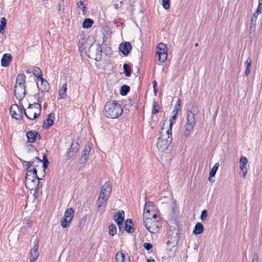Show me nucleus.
<instances>
[{"label":"nucleus","mask_w":262,"mask_h":262,"mask_svg":"<svg viewBox=\"0 0 262 262\" xmlns=\"http://www.w3.org/2000/svg\"><path fill=\"white\" fill-rule=\"evenodd\" d=\"M113 219L120 229L124 220V211L121 210H119L118 213L115 212L113 215Z\"/></svg>","instance_id":"nucleus-8"},{"label":"nucleus","mask_w":262,"mask_h":262,"mask_svg":"<svg viewBox=\"0 0 262 262\" xmlns=\"http://www.w3.org/2000/svg\"><path fill=\"white\" fill-rule=\"evenodd\" d=\"M32 105H33V104H30L29 105V106L28 107V108L29 110L28 111V113H27L28 114V115H29L30 116H31L32 117L33 116V111L31 110Z\"/></svg>","instance_id":"nucleus-52"},{"label":"nucleus","mask_w":262,"mask_h":262,"mask_svg":"<svg viewBox=\"0 0 262 262\" xmlns=\"http://www.w3.org/2000/svg\"><path fill=\"white\" fill-rule=\"evenodd\" d=\"M31 180H32V179L31 178V175L27 172L26 174V179H25L26 185H27V184L28 185H30V183H32L31 182ZM33 183H35V182H33Z\"/></svg>","instance_id":"nucleus-46"},{"label":"nucleus","mask_w":262,"mask_h":262,"mask_svg":"<svg viewBox=\"0 0 262 262\" xmlns=\"http://www.w3.org/2000/svg\"><path fill=\"white\" fill-rule=\"evenodd\" d=\"M108 198L102 197L99 195L97 200V204L98 205L97 210L101 213L104 211V208L107 204Z\"/></svg>","instance_id":"nucleus-10"},{"label":"nucleus","mask_w":262,"mask_h":262,"mask_svg":"<svg viewBox=\"0 0 262 262\" xmlns=\"http://www.w3.org/2000/svg\"><path fill=\"white\" fill-rule=\"evenodd\" d=\"M104 111L105 116L111 119L117 118L122 113L121 105L114 101L106 102Z\"/></svg>","instance_id":"nucleus-1"},{"label":"nucleus","mask_w":262,"mask_h":262,"mask_svg":"<svg viewBox=\"0 0 262 262\" xmlns=\"http://www.w3.org/2000/svg\"><path fill=\"white\" fill-rule=\"evenodd\" d=\"M256 26V21L254 20H251V26L250 28V34L252 33H255Z\"/></svg>","instance_id":"nucleus-38"},{"label":"nucleus","mask_w":262,"mask_h":262,"mask_svg":"<svg viewBox=\"0 0 262 262\" xmlns=\"http://www.w3.org/2000/svg\"><path fill=\"white\" fill-rule=\"evenodd\" d=\"M26 82V76L24 73L18 74L16 79V84L15 88H17V86H23L26 88V85L25 84Z\"/></svg>","instance_id":"nucleus-16"},{"label":"nucleus","mask_w":262,"mask_h":262,"mask_svg":"<svg viewBox=\"0 0 262 262\" xmlns=\"http://www.w3.org/2000/svg\"><path fill=\"white\" fill-rule=\"evenodd\" d=\"M38 133L36 131L30 130L26 133L28 141L30 143H34L37 138Z\"/></svg>","instance_id":"nucleus-21"},{"label":"nucleus","mask_w":262,"mask_h":262,"mask_svg":"<svg viewBox=\"0 0 262 262\" xmlns=\"http://www.w3.org/2000/svg\"><path fill=\"white\" fill-rule=\"evenodd\" d=\"M124 74L127 77H130L131 75V70L129 66L127 63H124L123 66Z\"/></svg>","instance_id":"nucleus-33"},{"label":"nucleus","mask_w":262,"mask_h":262,"mask_svg":"<svg viewBox=\"0 0 262 262\" xmlns=\"http://www.w3.org/2000/svg\"><path fill=\"white\" fill-rule=\"evenodd\" d=\"M162 2L163 8L168 10L170 7V0H162Z\"/></svg>","instance_id":"nucleus-42"},{"label":"nucleus","mask_w":262,"mask_h":262,"mask_svg":"<svg viewBox=\"0 0 262 262\" xmlns=\"http://www.w3.org/2000/svg\"><path fill=\"white\" fill-rule=\"evenodd\" d=\"M23 109L24 111V114L25 115V116H26V117L29 119H30V120H34L36 118H37L39 115H40V113L39 112L38 114L36 113H33V116L32 117L30 116L29 115H28V114L27 113L26 111V109L24 108V107L23 106Z\"/></svg>","instance_id":"nucleus-37"},{"label":"nucleus","mask_w":262,"mask_h":262,"mask_svg":"<svg viewBox=\"0 0 262 262\" xmlns=\"http://www.w3.org/2000/svg\"><path fill=\"white\" fill-rule=\"evenodd\" d=\"M86 220V217L85 216L81 218L79 221V228L81 229L84 227L85 222Z\"/></svg>","instance_id":"nucleus-43"},{"label":"nucleus","mask_w":262,"mask_h":262,"mask_svg":"<svg viewBox=\"0 0 262 262\" xmlns=\"http://www.w3.org/2000/svg\"><path fill=\"white\" fill-rule=\"evenodd\" d=\"M88 56L97 61L101 59L102 48L100 45L95 41H94L87 51Z\"/></svg>","instance_id":"nucleus-5"},{"label":"nucleus","mask_w":262,"mask_h":262,"mask_svg":"<svg viewBox=\"0 0 262 262\" xmlns=\"http://www.w3.org/2000/svg\"><path fill=\"white\" fill-rule=\"evenodd\" d=\"M6 19L5 17H2L1 19V24H0V32L2 34H4L5 33L4 28L6 26Z\"/></svg>","instance_id":"nucleus-35"},{"label":"nucleus","mask_w":262,"mask_h":262,"mask_svg":"<svg viewBox=\"0 0 262 262\" xmlns=\"http://www.w3.org/2000/svg\"><path fill=\"white\" fill-rule=\"evenodd\" d=\"M71 222L72 220L65 217H63L60 221V225L63 228H65L70 225Z\"/></svg>","instance_id":"nucleus-34"},{"label":"nucleus","mask_w":262,"mask_h":262,"mask_svg":"<svg viewBox=\"0 0 262 262\" xmlns=\"http://www.w3.org/2000/svg\"><path fill=\"white\" fill-rule=\"evenodd\" d=\"M91 147H90V146L89 145H85V147H84V149L83 151V153L82 154L89 155V154H90V152L91 151Z\"/></svg>","instance_id":"nucleus-48"},{"label":"nucleus","mask_w":262,"mask_h":262,"mask_svg":"<svg viewBox=\"0 0 262 262\" xmlns=\"http://www.w3.org/2000/svg\"><path fill=\"white\" fill-rule=\"evenodd\" d=\"M34 75L37 78L42 76V71L39 68H36L34 70Z\"/></svg>","instance_id":"nucleus-41"},{"label":"nucleus","mask_w":262,"mask_h":262,"mask_svg":"<svg viewBox=\"0 0 262 262\" xmlns=\"http://www.w3.org/2000/svg\"><path fill=\"white\" fill-rule=\"evenodd\" d=\"M130 87L126 84L121 86L120 91V94L122 96H125L129 92Z\"/></svg>","instance_id":"nucleus-32"},{"label":"nucleus","mask_w":262,"mask_h":262,"mask_svg":"<svg viewBox=\"0 0 262 262\" xmlns=\"http://www.w3.org/2000/svg\"><path fill=\"white\" fill-rule=\"evenodd\" d=\"M89 158V155L82 154V155L79 159V163L82 164H84L88 161Z\"/></svg>","instance_id":"nucleus-39"},{"label":"nucleus","mask_w":262,"mask_h":262,"mask_svg":"<svg viewBox=\"0 0 262 262\" xmlns=\"http://www.w3.org/2000/svg\"><path fill=\"white\" fill-rule=\"evenodd\" d=\"M35 97L37 98V99H40V96L39 93H37L34 95Z\"/></svg>","instance_id":"nucleus-62"},{"label":"nucleus","mask_w":262,"mask_h":262,"mask_svg":"<svg viewBox=\"0 0 262 262\" xmlns=\"http://www.w3.org/2000/svg\"><path fill=\"white\" fill-rule=\"evenodd\" d=\"M147 262H156L154 259H148Z\"/></svg>","instance_id":"nucleus-64"},{"label":"nucleus","mask_w":262,"mask_h":262,"mask_svg":"<svg viewBox=\"0 0 262 262\" xmlns=\"http://www.w3.org/2000/svg\"><path fill=\"white\" fill-rule=\"evenodd\" d=\"M48 160L47 157V156L46 155H44L43 156V159L41 160L42 162H44L45 161Z\"/></svg>","instance_id":"nucleus-63"},{"label":"nucleus","mask_w":262,"mask_h":262,"mask_svg":"<svg viewBox=\"0 0 262 262\" xmlns=\"http://www.w3.org/2000/svg\"><path fill=\"white\" fill-rule=\"evenodd\" d=\"M67 83H64L59 91V95L61 99H64L67 97Z\"/></svg>","instance_id":"nucleus-29"},{"label":"nucleus","mask_w":262,"mask_h":262,"mask_svg":"<svg viewBox=\"0 0 262 262\" xmlns=\"http://www.w3.org/2000/svg\"><path fill=\"white\" fill-rule=\"evenodd\" d=\"M145 206H146L147 207H149L150 208H154L153 203L150 201H148L146 202Z\"/></svg>","instance_id":"nucleus-55"},{"label":"nucleus","mask_w":262,"mask_h":262,"mask_svg":"<svg viewBox=\"0 0 262 262\" xmlns=\"http://www.w3.org/2000/svg\"><path fill=\"white\" fill-rule=\"evenodd\" d=\"M195 107L192 106V110H188L187 111V122L185 125V130L183 132V136L185 137H187L190 135L195 124Z\"/></svg>","instance_id":"nucleus-3"},{"label":"nucleus","mask_w":262,"mask_h":262,"mask_svg":"<svg viewBox=\"0 0 262 262\" xmlns=\"http://www.w3.org/2000/svg\"><path fill=\"white\" fill-rule=\"evenodd\" d=\"M41 81V84H43L45 81H47L46 79H43L42 76L38 77Z\"/></svg>","instance_id":"nucleus-60"},{"label":"nucleus","mask_w":262,"mask_h":262,"mask_svg":"<svg viewBox=\"0 0 262 262\" xmlns=\"http://www.w3.org/2000/svg\"><path fill=\"white\" fill-rule=\"evenodd\" d=\"M180 108H181V107H180V106H179V104H176L174 110H173V112H175L174 114H176L178 115V112L180 110Z\"/></svg>","instance_id":"nucleus-53"},{"label":"nucleus","mask_w":262,"mask_h":262,"mask_svg":"<svg viewBox=\"0 0 262 262\" xmlns=\"http://www.w3.org/2000/svg\"><path fill=\"white\" fill-rule=\"evenodd\" d=\"M152 84H153V88H154V93L155 94H156V93L158 91V88L157 86V83L156 82V80H154L152 81Z\"/></svg>","instance_id":"nucleus-54"},{"label":"nucleus","mask_w":262,"mask_h":262,"mask_svg":"<svg viewBox=\"0 0 262 262\" xmlns=\"http://www.w3.org/2000/svg\"><path fill=\"white\" fill-rule=\"evenodd\" d=\"M94 23L93 20L90 18H85L83 21L82 27L83 28L88 29L92 26Z\"/></svg>","instance_id":"nucleus-30"},{"label":"nucleus","mask_w":262,"mask_h":262,"mask_svg":"<svg viewBox=\"0 0 262 262\" xmlns=\"http://www.w3.org/2000/svg\"><path fill=\"white\" fill-rule=\"evenodd\" d=\"M55 119L54 114H50L48 116L47 119L44 120L42 127L44 128H49L54 123V119Z\"/></svg>","instance_id":"nucleus-18"},{"label":"nucleus","mask_w":262,"mask_h":262,"mask_svg":"<svg viewBox=\"0 0 262 262\" xmlns=\"http://www.w3.org/2000/svg\"><path fill=\"white\" fill-rule=\"evenodd\" d=\"M109 234L111 236H114L117 232L116 226L115 224H112L109 226Z\"/></svg>","instance_id":"nucleus-36"},{"label":"nucleus","mask_w":262,"mask_h":262,"mask_svg":"<svg viewBox=\"0 0 262 262\" xmlns=\"http://www.w3.org/2000/svg\"><path fill=\"white\" fill-rule=\"evenodd\" d=\"M40 102H41V101L40 100V99H37V102H34L33 104V105L38 104L39 105V113H40V112H41V105L40 104Z\"/></svg>","instance_id":"nucleus-57"},{"label":"nucleus","mask_w":262,"mask_h":262,"mask_svg":"<svg viewBox=\"0 0 262 262\" xmlns=\"http://www.w3.org/2000/svg\"><path fill=\"white\" fill-rule=\"evenodd\" d=\"M41 86L43 88L41 89V92H48L50 89V85L48 81H45L43 84H41Z\"/></svg>","instance_id":"nucleus-40"},{"label":"nucleus","mask_w":262,"mask_h":262,"mask_svg":"<svg viewBox=\"0 0 262 262\" xmlns=\"http://www.w3.org/2000/svg\"><path fill=\"white\" fill-rule=\"evenodd\" d=\"M177 116H178L177 115L174 114L172 116L171 118L170 119V120H169L170 121V123H169V127L170 128H169V129H171L172 126L173 125V124L174 123H175L176 121V118L177 117Z\"/></svg>","instance_id":"nucleus-44"},{"label":"nucleus","mask_w":262,"mask_h":262,"mask_svg":"<svg viewBox=\"0 0 262 262\" xmlns=\"http://www.w3.org/2000/svg\"><path fill=\"white\" fill-rule=\"evenodd\" d=\"M208 215V212L206 210H203L200 216L201 220L203 221H205Z\"/></svg>","instance_id":"nucleus-45"},{"label":"nucleus","mask_w":262,"mask_h":262,"mask_svg":"<svg viewBox=\"0 0 262 262\" xmlns=\"http://www.w3.org/2000/svg\"><path fill=\"white\" fill-rule=\"evenodd\" d=\"M251 262H259V256L257 253H254Z\"/></svg>","instance_id":"nucleus-49"},{"label":"nucleus","mask_w":262,"mask_h":262,"mask_svg":"<svg viewBox=\"0 0 262 262\" xmlns=\"http://www.w3.org/2000/svg\"><path fill=\"white\" fill-rule=\"evenodd\" d=\"M261 11H262L261 10H260V9L257 8L256 11L254 13H256V15H259V14H260L261 13Z\"/></svg>","instance_id":"nucleus-61"},{"label":"nucleus","mask_w":262,"mask_h":262,"mask_svg":"<svg viewBox=\"0 0 262 262\" xmlns=\"http://www.w3.org/2000/svg\"><path fill=\"white\" fill-rule=\"evenodd\" d=\"M15 88L14 95L16 98L20 101L25 97L26 94V88L20 86H17V88Z\"/></svg>","instance_id":"nucleus-12"},{"label":"nucleus","mask_w":262,"mask_h":262,"mask_svg":"<svg viewBox=\"0 0 262 262\" xmlns=\"http://www.w3.org/2000/svg\"><path fill=\"white\" fill-rule=\"evenodd\" d=\"M39 240L36 239V243L33 249L30 250V262H34L39 256Z\"/></svg>","instance_id":"nucleus-9"},{"label":"nucleus","mask_w":262,"mask_h":262,"mask_svg":"<svg viewBox=\"0 0 262 262\" xmlns=\"http://www.w3.org/2000/svg\"><path fill=\"white\" fill-rule=\"evenodd\" d=\"M133 221L131 219H127L125 223V230L128 233H133L134 229L133 228Z\"/></svg>","instance_id":"nucleus-24"},{"label":"nucleus","mask_w":262,"mask_h":262,"mask_svg":"<svg viewBox=\"0 0 262 262\" xmlns=\"http://www.w3.org/2000/svg\"><path fill=\"white\" fill-rule=\"evenodd\" d=\"M28 146L29 148L27 150L26 155V158L27 159H29L31 157L35 156V153L37 152L36 148L33 145L29 144Z\"/></svg>","instance_id":"nucleus-23"},{"label":"nucleus","mask_w":262,"mask_h":262,"mask_svg":"<svg viewBox=\"0 0 262 262\" xmlns=\"http://www.w3.org/2000/svg\"><path fill=\"white\" fill-rule=\"evenodd\" d=\"M12 60V56L9 53L4 54L1 59V64L4 67H7Z\"/></svg>","instance_id":"nucleus-17"},{"label":"nucleus","mask_w":262,"mask_h":262,"mask_svg":"<svg viewBox=\"0 0 262 262\" xmlns=\"http://www.w3.org/2000/svg\"><path fill=\"white\" fill-rule=\"evenodd\" d=\"M27 166V170L28 173H31L32 168H31L32 166L26 165Z\"/></svg>","instance_id":"nucleus-58"},{"label":"nucleus","mask_w":262,"mask_h":262,"mask_svg":"<svg viewBox=\"0 0 262 262\" xmlns=\"http://www.w3.org/2000/svg\"><path fill=\"white\" fill-rule=\"evenodd\" d=\"M156 213L152 214V217H147L143 220L144 225L147 230L151 233H157L162 227L161 222L156 220Z\"/></svg>","instance_id":"nucleus-4"},{"label":"nucleus","mask_w":262,"mask_h":262,"mask_svg":"<svg viewBox=\"0 0 262 262\" xmlns=\"http://www.w3.org/2000/svg\"><path fill=\"white\" fill-rule=\"evenodd\" d=\"M252 60L251 57H248L245 62L246 64L245 75L248 76L251 73V68L252 67Z\"/></svg>","instance_id":"nucleus-27"},{"label":"nucleus","mask_w":262,"mask_h":262,"mask_svg":"<svg viewBox=\"0 0 262 262\" xmlns=\"http://www.w3.org/2000/svg\"><path fill=\"white\" fill-rule=\"evenodd\" d=\"M79 147V145L78 143H72L71 148L67 155V160H70L74 156L78 150Z\"/></svg>","instance_id":"nucleus-19"},{"label":"nucleus","mask_w":262,"mask_h":262,"mask_svg":"<svg viewBox=\"0 0 262 262\" xmlns=\"http://www.w3.org/2000/svg\"><path fill=\"white\" fill-rule=\"evenodd\" d=\"M20 161L24 165V163H26V165H29L31 166H34L36 168L39 164L42 163V161L39 157L37 156H35L33 159L29 161H26L22 160L20 158H19Z\"/></svg>","instance_id":"nucleus-11"},{"label":"nucleus","mask_w":262,"mask_h":262,"mask_svg":"<svg viewBox=\"0 0 262 262\" xmlns=\"http://www.w3.org/2000/svg\"><path fill=\"white\" fill-rule=\"evenodd\" d=\"M84 5L83 2L82 1H79L77 2V5L78 8L81 9V7Z\"/></svg>","instance_id":"nucleus-56"},{"label":"nucleus","mask_w":262,"mask_h":262,"mask_svg":"<svg viewBox=\"0 0 262 262\" xmlns=\"http://www.w3.org/2000/svg\"><path fill=\"white\" fill-rule=\"evenodd\" d=\"M119 50L124 55L127 56L130 53L132 47L129 42H125L124 43H121L119 46Z\"/></svg>","instance_id":"nucleus-13"},{"label":"nucleus","mask_w":262,"mask_h":262,"mask_svg":"<svg viewBox=\"0 0 262 262\" xmlns=\"http://www.w3.org/2000/svg\"><path fill=\"white\" fill-rule=\"evenodd\" d=\"M74 211L72 208H68L64 213L63 217L72 220L74 215Z\"/></svg>","instance_id":"nucleus-28"},{"label":"nucleus","mask_w":262,"mask_h":262,"mask_svg":"<svg viewBox=\"0 0 262 262\" xmlns=\"http://www.w3.org/2000/svg\"><path fill=\"white\" fill-rule=\"evenodd\" d=\"M258 15H256V13H254L252 16L251 20L255 19V21H256Z\"/></svg>","instance_id":"nucleus-59"},{"label":"nucleus","mask_w":262,"mask_h":262,"mask_svg":"<svg viewBox=\"0 0 262 262\" xmlns=\"http://www.w3.org/2000/svg\"><path fill=\"white\" fill-rule=\"evenodd\" d=\"M112 191V186L110 182H106L101 187V190L99 195L102 197L109 198Z\"/></svg>","instance_id":"nucleus-7"},{"label":"nucleus","mask_w":262,"mask_h":262,"mask_svg":"<svg viewBox=\"0 0 262 262\" xmlns=\"http://www.w3.org/2000/svg\"><path fill=\"white\" fill-rule=\"evenodd\" d=\"M219 166V164L218 163H215L214 166L211 168L209 176L208 178V180L210 182H214V181L211 179L212 177H214L215 175V173L217 170L218 167Z\"/></svg>","instance_id":"nucleus-26"},{"label":"nucleus","mask_w":262,"mask_h":262,"mask_svg":"<svg viewBox=\"0 0 262 262\" xmlns=\"http://www.w3.org/2000/svg\"><path fill=\"white\" fill-rule=\"evenodd\" d=\"M18 106L17 104L12 105L10 107V113L13 118L19 120L22 118V116H19V117H17V114L16 112V110H18Z\"/></svg>","instance_id":"nucleus-22"},{"label":"nucleus","mask_w":262,"mask_h":262,"mask_svg":"<svg viewBox=\"0 0 262 262\" xmlns=\"http://www.w3.org/2000/svg\"><path fill=\"white\" fill-rule=\"evenodd\" d=\"M157 50L159 61L160 63L164 62L167 57V47L165 44L160 43L157 46Z\"/></svg>","instance_id":"nucleus-6"},{"label":"nucleus","mask_w":262,"mask_h":262,"mask_svg":"<svg viewBox=\"0 0 262 262\" xmlns=\"http://www.w3.org/2000/svg\"><path fill=\"white\" fill-rule=\"evenodd\" d=\"M157 103L156 102L154 101V105H153V108L152 110V114H156L158 113L159 111L158 109L156 108L157 107Z\"/></svg>","instance_id":"nucleus-51"},{"label":"nucleus","mask_w":262,"mask_h":262,"mask_svg":"<svg viewBox=\"0 0 262 262\" xmlns=\"http://www.w3.org/2000/svg\"><path fill=\"white\" fill-rule=\"evenodd\" d=\"M248 163V160L246 157L242 156L240 158L239 164H240V169L243 172V177H246L247 173V168L246 167Z\"/></svg>","instance_id":"nucleus-14"},{"label":"nucleus","mask_w":262,"mask_h":262,"mask_svg":"<svg viewBox=\"0 0 262 262\" xmlns=\"http://www.w3.org/2000/svg\"><path fill=\"white\" fill-rule=\"evenodd\" d=\"M116 262H129V257L122 253L121 251L118 252L115 256Z\"/></svg>","instance_id":"nucleus-15"},{"label":"nucleus","mask_w":262,"mask_h":262,"mask_svg":"<svg viewBox=\"0 0 262 262\" xmlns=\"http://www.w3.org/2000/svg\"><path fill=\"white\" fill-rule=\"evenodd\" d=\"M143 247L147 251L151 250L152 248V245L149 243H145Z\"/></svg>","instance_id":"nucleus-47"},{"label":"nucleus","mask_w":262,"mask_h":262,"mask_svg":"<svg viewBox=\"0 0 262 262\" xmlns=\"http://www.w3.org/2000/svg\"><path fill=\"white\" fill-rule=\"evenodd\" d=\"M37 170L35 167H34L32 168V172L31 173L33 174L32 176V180H31L32 182H35V184H36V186H34V188L36 189L37 188V186L39 185V180H41V179L39 178L37 176ZM34 187H32L31 188V189H33Z\"/></svg>","instance_id":"nucleus-20"},{"label":"nucleus","mask_w":262,"mask_h":262,"mask_svg":"<svg viewBox=\"0 0 262 262\" xmlns=\"http://www.w3.org/2000/svg\"><path fill=\"white\" fill-rule=\"evenodd\" d=\"M159 133L160 136L158 139L157 147L160 151L164 152L167 149L172 141L171 129H167L164 135H161V131Z\"/></svg>","instance_id":"nucleus-2"},{"label":"nucleus","mask_w":262,"mask_h":262,"mask_svg":"<svg viewBox=\"0 0 262 262\" xmlns=\"http://www.w3.org/2000/svg\"><path fill=\"white\" fill-rule=\"evenodd\" d=\"M204 231V226L201 223H197L193 229V233L196 234H200Z\"/></svg>","instance_id":"nucleus-25"},{"label":"nucleus","mask_w":262,"mask_h":262,"mask_svg":"<svg viewBox=\"0 0 262 262\" xmlns=\"http://www.w3.org/2000/svg\"><path fill=\"white\" fill-rule=\"evenodd\" d=\"M151 210V208L145 206L143 214V220H145V218L147 219V217H152V214L154 213L150 214Z\"/></svg>","instance_id":"nucleus-31"},{"label":"nucleus","mask_w":262,"mask_h":262,"mask_svg":"<svg viewBox=\"0 0 262 262\" xmlns=\"http://www.w3.org/2000/svg\"><path fill=\"white\" fill-rule=\"evenodd\" d=\"M43 163V172H44V174H45L46 173V171H45V169L46 168H47V167H48L49 166V162L48 160H47V161H45L44 162H42Z\"/></svg>","instance_id":"nucleus-50"}]
</instances>
